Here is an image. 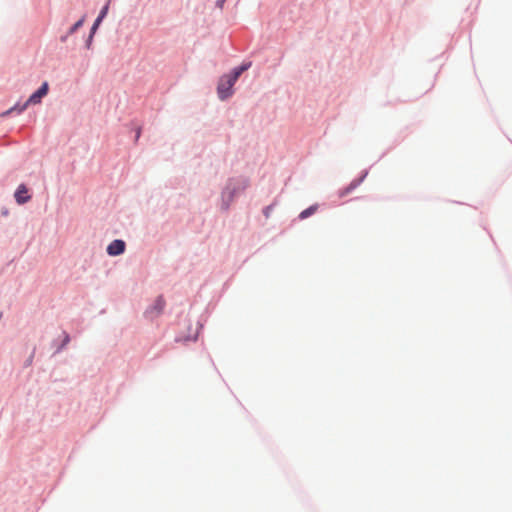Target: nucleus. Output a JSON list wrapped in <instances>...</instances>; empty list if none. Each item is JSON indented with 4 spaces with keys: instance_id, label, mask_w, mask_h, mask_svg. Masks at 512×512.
<instances>
[{
    "instance_id": "11",
    "label": "nucleus",
    "mask_w": 512,
    "mask_h": 512,
    "mask_svg": "<svg viewBox=\"0 0 512 512\" xmlns=\"http://www.w3.org/2000/svg\"><path fill=\"white\" fill-rule=\"evenodd\" d=\"M16 109H18V107H17V106L12 107L11 109H9V110H7L5 113H3V116H4V115H8V114H10L13 110H16Z\"/></svg>"
},
{
    "instance_id": "2",
    "label": "nucleus",
    "mask_w": 512,
    "mask_h": 512,
    "mask_svg": "<svg viewBox=\"0 0 512 512\" xmlns=\"http://www.w3.org/2000/svg\"><path fill=\"white\" fill-rule=\"evenodd\" d=\"M48 83L44 82L41 87L34 92L28 100L18 109L19 112L24 111L30 104L35 105L41 102V99L48 93Z\"/></svg>"
},
{
    "instance_id": "10",
    "label": "nucleus",
    "mask_w": 512,
    "mask_h": 512,
    "mask_svg": "<svg viewBox=\"0 0 512 512\" xmlns=\"http://www.w3.org/2000/svg\"><path fill=\"white\" fill-rule=\"evenodd\" d=\"M225 1H226V0H217L216 5H217L219 8H222V7H223V5H224V2H225Z\"/></svg>"
},
{
    "instance_id": "9",
    "label": "nucleus",
    "mask_w": 512,
    "mask_h": 512,
    "mask_svg": "<svg viewBox=\"0 0 512 512\" xmlns=\"http://www.w3.org/2000/svg\"><path fill=\"white\" fill-rule=\"evenodd\" d=\"M102 22V20H99V19H96L92 28H91V35H90V38L92 37V35L95 33V31L97 30L98 26L100 25V23Z\"/></svg>"
},
{
    "instance_id": "1",
    "label": "nucleus",
    "mask_w": 512,
    "mask_h": 512,
    "mask_svg": "<svg viewBox=\"0 0 512 512\" xmlns=\"http://www.w3.org/2000/svg\"><path fill=\"white\" fill-rule=\"evenodd\" d=\"M251 66V63H243L241 66L235 68L232 73L224 75L220 78L218 83V95L221 100H225L230 97L233 93L232 88L240 75L248 70Z\"/></svg>"
},
{
    "instance_id": "3",
    "label": "nucleus",
    "mask_w": 512,
    "mask_h": 512,
    "mask_svg": "<svg viewBox=\"0 0 512 512\" xmlns=\"http://www.w3.org/2000/svg\"><path fill=\"white\" fill-rule=\"evenodd\" d=\"M14 197L19 205H23L31 199V195L28 193V188L24 184L18 186Z\"/></svg>"
},
{
    "instance_id": "6",
    "label": "nucleus",
    "mask_w": 512,
    "mask_h": 512,
    "mask_svg": "<svg viewBox=\"0 0 512 512\" xmlns=\"http://www.w3.org/2000/svg\"><path fill=\"white\" fill-rule=\"evenodd\" d=\"M165 306V300L163 299L162 296H159L156 301H155V304L153 306V309L156 310V313L159 314L162 312L163 308Z\"/></svg>"
},
{
    "instance_id": "4",
    "label": "nucleus",
    "mask_w": 512,
    "mask_h": 512,
    "mask_svg": "<svg viewBox=\"0 0 512 512\" xmlns=\"http://www.w3.org/2000/svg\"><path fill=\"white\" fill-rule=\"evenodd\" d=\"M125 242L123 240L116 239L112 241L107 247V253L111 256H117L125 251Z\"/></svg>"
},
{
    "instance_id": "8",
    "label": "nucleus",
    "mask_w": 512,
    "mask_h": 512,
    "mask_svg": "<svg viewBox=\"0 0 512 512\" xmlns=\"http://www.w3.org/2000/svg\"><path fill=\"white\" fill-rule=\"evenodd\" d=\"M85 21V18L82 17L80 20H78L70 29V33H74L77 29H79Z\"/></svg>"
},
{
    "instance_id": "5",
    "label": "nucleus",
    "mask_w": 512,
    "mask_h": 512,
    "mask_svg": "<svg viewBox=\"0 0 512 512\" xmlns=\"http://www.w3.org/2000/svg\"><path fill=\"white\" fill-rule=\"evenodd\" d=\"M317 210V205H313V206H310L309 208L303 210L300 215H299V218L300 219H305L309 216H311L312 214H314Z\"/></svg>"
},
{
    "instance_id": "7",
    "label": "nucleus",
    "mask_w": 512,
    "mask_h": 512,
    "mask_svg": "<svg viewBox=\"0 0 512 512\" xmlns=\"http://www.w3.org/2000/svg\"><path fill=\"white\" fill-rule=\"evenodd\" d=\"M109 4H110V0L106 3V5L102 8V10L100 11V14L98 15L97 19L99 20H103L107 13H108V10H109Z\"/></svg>"
},
{
    "instance_id": "13",
    "label": "nucleus",
    "mask_w": 512,
    "mask_h": 512,
    "mask_svg": "<svg viewBox=\"0 0 512 512\" xmlns=\"http://www.w3.org/2000/svg\"><path fill=\"white\" fill-rule=\"evenodd\" d=\"M140 136V130L137 131V138Z\"/></svg>"
},
{
    "instance_id": "12",
    "label": "nucleus",
    "mask_w": 512,
    "mask_h": 512,
    "mask_svg": "<svg viewBox=\"0 0 512 512\" xmlns=\"http://www.w3.org/2000/svg\"><path fill=\"white\" fill-rule=\"evenodd\" d=\"M268 213H269V207H267V208H266V210H265V215H266L267 217H268V215H269Z\"/></svg>"
}]
</instances>
